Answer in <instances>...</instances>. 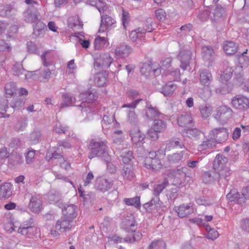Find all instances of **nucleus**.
<instances>
[{
	"label": "nucleus",
	"instance_id": "f257e3e1",
	"mask_svg": "<svg viewBox=\"0 0 249 249\" xmlns=\"http://www.w3.org/2000/svg\"><path fill=\"white\" fill-rule=\"evenodd\" d=\"M106 140H101L99 139H92L89 143L90 152L88 157L90 159L97 157L101 158L106 162H108L110 160V156L108 154V147Z\"/></svg>",
	"mask_w": 249,
	"mask_h": 249
},
{
	"label": "nucleus",
	"instance_id": "f03ea898",
	"mask_svg": "<svg viewBox=\"0 0 249 249\" xmlns=\"http://www.w3.org/2000/svg\"><path fill=\"white\" fill-rule=\"evenodd\" d=\"M210 136H212L215 143H222L227 140L229 132L228 129L224 127L214 128L211 131Z\"/></svg>",
	"mask_w": 249,
	"mask_h": 249
},
{
	"label": "nucleus",
	"instance_id": "7ed1b4c3",
	"mask_svg": "<svg viewBox=\"0 0 249 249\" xmlns=\"http://www.w3.org/2000/svg\"><path fill=\"white\" fill-rule=\"evenodd\" d=\"M192 57V53L189 50H182L179 52L177 57L180 62V67L182 69L185 70L190 66Z\"/></svg>",
	"mask_w": 249,
	"mask_h": 249
},
{
	"label": "nucleus",
	"instance_id": "20e7f679",
	"mask_svg": "<svg viewBox=\"0 0 249 249\" xmlns=\"http://www.w3.org/2000/svg\"><path fill=\"white\" fill-rule=\"evenodd\" d=\"M37 229L33 225V223H24L18 229V232L29 238H33L37 233Z\"/></svg>",
	"mask_w": 249,
	"mask_h": 249
},
{
	"label": "nucleus",
	"instance_id": "39448f33",
	"mask_svg": "<svg viewBox=\"0 0 249 249\" xmlns=\"http://www.w3.org/2000/svg\"><path fill=\"white\" fill-rule=\"evenodd\" d=\"M232 110L226 106H221L217 108L214 118L218 121H225L232 116Z\"/></svg>",
	"mask_w": 249,
	"mask_h": 249
},
{
	"label": "nucleus",
	"instance_id": "423d86ee",
	"mask_svg": "<svg viewBox=\"0 0 249 249\" xmlns=\"http://www.w3.org/2000/svg\"><path fill=\"white\" fill-rule=\"evenodd\" d=\"M143 208L148 213L158 212L163 210V203L160 200L159 197H154L150 201L143 204Z\"/></svg>",
	"mask_w": 249,
	"mask_h": 249
},
{
	"label": "nucleus",
	"instance_id": "0eeeda50",
	"mask_svg": "<svg viewBox=\"0 0 249 249\" xmlns=\"http://www.w3.org/2000/svg\"><path fill=\"white\" fill-rule=\"evenodd\" d=\"M231 104L236 109L246 110L249 107V99L244 96L238 95L232 98Z\"/></svg>",
	"mask_w": 249,
	"mask_h": 249
},
{
	"label": "nucleus",
	"instance_id": "6e6552de",
	"mask_svg": "<svg viewBox=\"0 0 249 249\" xmlns=\"http://www.w3.org/2000/svg\"><path fill=\"white\" fill-rule=\"evenodd\" d=\"M112 62V59L108 54L100 55L94 58V68L95 70L104 67H108Z\"/></svg>",
	"mask_w": 249,
	"mask_h": 249
},
{
	"label": "nucleus",
	"instance_id": "1a4fd4ad",
	"mask_svg": "<svg viewBox=\"0 0 249 249\" xmlns=\"http://www.w3.org/2000/svg\"><path fill=\"white\" fill-rule=\"evenodd\" d=\"M174 210L178 213V217L180 218L188 217L194 211L192 203L183 204L179 206H175Z\"/></svg>",
	"mask_w": 249,
	"mask_h": 249
},
{
	"label": "nucleus",
	"instance_id": "9d476101",
	"mask_svg": "<svg viewBox=\"0 0 249 249\" xmlns=\"http://www.w3.org/2000/svg\"><path fill=\"white\" fill-rule=\"evenodd\" d=\"M79 98L83 101L80 105V107L82 108V111H87L88 110L86 107V103H90L94 100H96L98 96L95 92L93 93L88 91L80 94Z\"/></svg>",
	"mask_w": 249,
	"mask_h": 249
},
{
	"label": "nucleus",
	"instance_id": "9b49d317",
	"mask_svg": "<svg viewBox=\"0 0 249 249\" xmlns=\"http://www.w3.org/2000/svg\"><path fill=\"white\" fill-rule=\"evenodd\" d=\"M38 12L35 6H29L27 9L23 13L24 20L28 23H33L38 20Z\"/></svg>",
	"mask_w": 249,
	"mask_h": 249
},
{
	"label": "nucleus",
	"instance_id": "f8f14e48",
	"mask_svg": "<svg viewBox=\"0 0 249 249\" xmlns=\"http://www.w3.org/2000/svg\"><path fill=\"white\" fill-rule=\"evenodd\" d=\"M181 133L183 137H188L194 140H198L203 135L202 132L198 129L189 127L182 129Z\"/></svg>",
	"mask_w": 249,
	"mask_h": 249
},
{
	"label": "nucleus",
	"instance_id": "ddd939ff",
	"mask_svg": "<svg viewBox=\"0 0 249 249\" xmlns=\"http://www.w3.org/2000/svg\"><path fill=\"white\" fill-rule=\"evenodd\" d=\"M28 207L32 212L35 213L39 212L42 209V201L40 196L36 194L32 195Z\"/></svg>",
	"mask_w": 249,
	"mask_h": 249
},
{
	"label": "nucleus",
	"instance_id": "4468645a",
	"mask_svg": "<svg viewBox=\"0 0 249 249\" xmlns=\"http://www.w3.org/2000/svg\"><path fill=\"white\" fill-rule=\"evenodd\" d=\"M198 72L200 84L203 86H210L213 80L211 72L207 69L200 70Z\"/></svg>",
	"mask_w": 249,
	"mask_h": 249
},
{
	"label": "nucleus",
	"instance_id": "2eb2a0df",
	"mask_svg": "<svg viewBox=\"0 0 249 249\" xmlns=\"http://www.w3.org/2000/svg\"><path fill=\"white\" fill-rule=\"evenodd\" d=\"M144 166L153 171H158L160 169L162 164L159 158H145L144 162Z\"/></svg>",
	"mask_w": 249,
	"mask_h": 249
},
{
	"label": "nucleus",
	"instance_id": "dca6fc26",
	"mask_svg": "<svg viewBox=\"0 0 249 249\" xmlns=\"http://www.w3.org/2000/svg\"><path fill=\"white\" fill-rule=\"evenodd\" d=\"M130 136L132 143L137 146H141L144 142L145 135L137 128L130 131Z\"/></svg>",
	"mask_w": 249,
	"mask_h": 249
},
{
	"label": "nucleus",
	"instance_id": "f3484780",
	"mask_svg": "<svg viewBox=\"0 0 249 249\" xmlns=\"http://www.w3.org/2000/svg\"><path fill=\"white\" fill-rule=\"evenodd\" d=\"M122 228L128 232L135 231L137 223L133 216H128L122 222Z\"/></svg>",
	"mask_w": 249,
	"mask_h": 249
},
{
	"label": "nucleus",
	"instance_id": "a211bd4d",
	"mask_svg": "<svg viewBox=\"0 0 249 249\" xmlns=\"http://www.w3.org/2000/svg\"><path fill=\"white\" fill-rule=\"evenodd\" d=\"M218 179V182H222L224 184L227 183L228 179L227 178L231 174V170L230 167L227 166L224 168H221L215 170Z\"/></svg>",
	"mask_w": 249,
	"mask_h": 249
},
{
	"label": "nucleus",
	"instance_id": "6ab92c4d",
	"mask_svg": "<svg viewBox=\"0 0 249 249\" xmlns=\"http://www.w3.org/2000/svg\"><path fill=\"white\" fill-rule=\"evenodd\" d=\"M175 148L186 149L182 141L178 138H174L166 142L164 152H168Z\"/></svg>",
	"mask_w": 249,
	"mask_h": 249
},
{
	"label": "nucleus",
	"instance_id": "aec40b11",
	"mask_svg": "<svg viewBox=\"0 0 249 249\" xmlns=\"http://www.w3.org/2000/svg\"><path fill=\"white\" fill-rule=\"evenodd\" d=\"M62 209L63 216L69 218L71 220H73L77 215L76 212V207L75 205L70 204L66 205L64 204Z\"/></svg>",
	"mask_w": 249,
	"mask_h": 249
},
{
	"label": "nucleus",
	"instance_id": "412c9836",
	"mask_svg": "<svg viewBox=\"0 0 249 249\" xmlns=\"http://www.w3.org/2000/svg\"><path fill=\"white\" fill-rule=\"evenodd\" d=\"M113 184L111 181L102 177L96 178L95 186L96 188L102 192L109 190L112 187Z\"/></svg>",
	"mask_w": 249,
	"mask_h": 249
},
{
	"label": "nucleus",
	"instance_id": "4be33fe9",
	"mask_svg": "<svg viewBox=\"0 0 249 249\" xmlns=\"http://www.w3.org/2000/svg\"><path fill=\"white\" fill-rule=\"evenodd\" d=\"M202 57L205 61L209 62V65H212V63L214 60V53L212 47L210 46H204L201 51Z\"/></svg>",
	"mask_w": 249,
	"mask_h": 249
},
{
	"label": "nucleus",
	"instance_id": "5701e85b",
	"mask_svg": "<svg viewBox=\"0 0 249 249\" xmlns=\"http://www.w3.org/2000/svg\"><path fill=\"white\" fill-rule=\"evenodd\" d=\"M72 220L62 217L58 220L55 225V229L61 232H64L71 228V222Z\"/></svg>",
	"mask_w": 249,
	"mask_h": 249
},
{
	"label": "nucleus",
	"instance_id": "b1692460",
	"mask_svg": "<svg viewBox=\"0 0 249 249\" xmlns=\"http://www.w3.org/2000/svg\"><path fill=\"white\" fill-rule=\"evenodd\" d=\"M47 199L50 203L57 204L59 208H62L64 205V203L60 201L61 195L56 191L51 190L47 194Z\"/></svg>",
	"mask_w": 249,
	"mask_h": 249
},
{
	"label": "nucleus",
	"instance_id": "393cba45",
	"mask_svg": "<svg viewBox=\"0 0 249 249\" xmlns=\"http://www.w3.org/2000/svg\"><path fill=\"white\" fill-rule=\"evenodd\" d=\"M228 159L222 154H217L214 159L213 168L214 170L228 166Z\"/></svg>",
	"mask_w": 249,
	"mask_h": 249
},
{
	"label": "nucleus",
	"instance_id": "a878e982",
	"mask_svg": "<svg viewBox=\"0 0 249 249\" xmlns=\"http://www.w3.org/2000/svg\"><path fill=\"white\" fill-rule=\"evenodd\" d=\"M115 20L107 15H102L101 25L98 32H104L108 27H111L115 23Z\"/></svg>",
	"mask_w": 249,
	"mask_h": 249
},
{
	"label": "nucleus",
	"instance_id": "bb28decb",
	"mask_svg": "<svg viewBox=\"0 0 249 249\" xmlns=\"http://www.w3.org/2000/svg\"><path fill=\"white\" fill-rule=\"evenodd\" d=\"M202 179L203 182L205 184H212L216 181L218 182L216 173L214 169L204 172L202 176Z\"/></svg>",
	"mask_w": 249,
	"mask_h": 249
},
{
	"label": "nucleus",
	"instance_id": "cd10ccee",
	"mask_svg": "<svg viewBox=\"0 0 249 249\" xmlns=\"http://www.w3.org/2000/svg\"><path fill=\"white\" fill-rule=\"evenodd\" d=\"M131 52V48L126 44H121L117 47L115 50V54L117 57H125Z\"/></svg>",
	"mask_w": 249,
	"mask_h": 249
},
{
	"label": "nucleus",
	"instance_id": "c85d7f7f",
	"mask_svg": "<svg viewBox=\"0 0 249 249\" xmlns=\"http://www.w3.org/2000/svg\"><path fill=\"white\" fill-rule=\"evenodd\" d=\"M178 123L180 126L186 128H188L189 125L194 124L193 118L189 114L180 115L178 119Z\"/></svg>",
	"mask_w": 249,
	"mask_h": 249
},
{
	"label": "nucleus",
	"instance_id": "c756f323",
	"mask_svg": "<svg viewBox=\"0 0 249 249\" xmlns=\"http://www.w3.org/2000/svg\"><path fill=\"white\" fill-rule=\"evenodd\" d=\"M187 149L182 150L179 153H175L168 156L169 161L172 164L179 163L183 161L184 156L187 152Z\"/></svg>",
	"mask_w": 249,
	"mask_h": 249
},
{
	"label": "nucleus",
	"instance_id": "7c9ffc66",
	"mask_svg": "<svg viewBox=\"0 0 249 249\" xmlns=\"http://www.w3.org/2000/svg\"><path fill=\"white\" fill-rule=\"evenodd\" d=\"M17 12V9L9 4L0 6V16L2 17H11Z\"/></svg>",
	"mask_w": 249,
	"mask_h": 249
},
{
	"label": "nucleus",
	"instance_id": "2f4dec72",
	"mask_svg": "<svg viewBox=\"0 0 249 249\" xmlns=\"http://www.w3.org/2000/svg\"><path fill=\"white\" fill-rule=\"evenodd\" d=\"M227 198L231 202H236L238 204L244 203V198L235 190H231L226 196Z\"/></svg>",
	"mask_w": 249,
	"mask_h": 249
},
{
	"label": "nucleus",
	"instance_id": "473e14b6",
	"mask_svg": "<svg viewBox=\"0 0 249 249\" xmlns=\"http://www.w3.org/2000/svg\"><path fill=\"white\" fill-rule=\"evenodd\" d=\"M12 184L5 182L0 186V198H8L12 195Z\"/></svg>",
	"mask_w": 249,
	"mask_h": 249
},
{
	"label": "nucleus",
	"instance_id": "72a5a7b5",
	"mask_svg": "<svg viewBox=\"0 0 249 249\" xmlns=\"http://www.w3.org/2000/svg\"><path fill=\"white\" fill-rule=\"evenodd\" d=\"M13 74L21 80L24 73L26 72V70L24 69L23 65L20 62H16L12 67Z\"/></svg>",
	"mask_w": 249,
	"mask_h": 249
},
{
	"label": "nucleus",
	"instance_id": "f704fd0d",
	"mask_svg": "<svg viewBox=\"0 0 249 249\" xmlns=\"http://www.w3.org/2000/svg\"><path fill=\"white\" fill-rule=\"evenodd\" d=\"M210 138L206 139L201 143L198 145V150L200 151L206 150L212 148L215 146V140L213 139L212 136H209Z\"/></svg>",
	"mask_w": 249,
	"mask_h": 249
},
{
	"label": "nucleus",
	"instance_id": "c9c22d12",
	"mask_svg": "<svg viewBox=\"0 0 249 249\" xmlns=\"http://www.w3.org/2000/svg\"><path fill=\"white\" fill-rule=\"evenodd\" d=\"M146 117L148 119H153L156 117H159L161 113L156 107H153L151 105L147 104L146 106Z\"/></svg>",
	"mask_w": 249,
	"mask_h": 249
},
{
	"label": "nucleus",
	"instance_id": "e433bc0d",
	"mask_svg": "<svg viewBox=\"0 0 249 249\" xmlns=\"http://www.w3.org/2000/svg\"><path fill=\"white\" fill-rule=\"evenodd\" d=\"M107 75L108 74L106 71L97 73L94 79L95 84L98 87L104 86L106 83Z\"/></svg>",
	"mask_w": 249,
	"mask_h": 249
},
{
	"label": "nucleus",
	"instance_id": "4c0bfd02",
	"mask_svg": "<svg viewBox=\"0 0 249 249\" xmlns=\"http://www.w3.org/2000/svg\"><path fill=\"white\" fill-rule=\"evenodd\" d=\"M177 89V85L172 82H169L164 85L160 89V92L164 96L172 94Z\"/></svg>",
	"mask_w": 249,
	"mask_h": 249
},
{
	"label": "nucleus",
	"instance_id": "58836bf2",
	"mask_svg": "<svg viewBox=\"0 0 249 249\" xmlns=\"http://www.w3.org/2000/svg\"><path fill=\"white\" fill-rule=\"evenodd\" d=\"M237 48L236 44L232 41H226L223 46L224 52L228 55L234 54L237 52Z\"/></svg>",
	"mask_w": 249,
	"mask_h": 249
},
{
	"label": "nucleus",
	"instance_id": "ea45409f",
	"mask_svg": "<svg viewBox=\"0 0 249 249\" xmlns=\"http://www.w3.org/2000/svg\"><path fill=\"white\" fill-rule=\"evenodd\" d=\"M151 71H152L153 73L155 75L159 74L161 73V69H152V66L148 63H144L141 67V73L145 76H147V74L150 73Z\"/></svg>",
	"mask_w": 249,
	"mask_h": 249
},
{
	"label": "nucleus",
	"instance_id": "a19ab883",
	"mask_svg": "<svg viewBox=\"0 0 249 249\" xmlns=\"http://www.w3.org/2000/svg\"><path fill=\"white\" fill-rule=\"evenodd\" d=\"M63 102L60 104V108H62L73 105L75 99L72 97L69 93H64L62 96Z\"/></svg>",
	"mask_w": 249,
	"mask_h": 249
},
{
	"label": "nucleus",
	"instance_id": "79ce46f5",
	"mask_svg": "<svg viewBox=\"0 0 249 249\" xmlns=\"http://www.w3.org/2000/svg\"><path fill=\"white\" fill-rule=\"evenodd\" d=\"M122 175L124 178L131 180L134 177L133 167L130 165L124 166L122 169Z\"/></svg>",
	"mask_w": 249,
	"mask_h": 249
},
{
	"label": "nucleus",
	"instance_id": "37998d69",
	"mask_svg": "<svg viewBox=\"0 0 249 249\" xmlns=\"http://www.w3.org/2000/svg\"><path fill=\"white\" fill-rule=\"evenodd\" d=\"M36 22V25L34 27L33 34L36 37L42 35L46 29V26L42 22L37 20Z\"/></svg>",
	"mask_w": 249,
	"mask_h": 249
},
{
	"label": "nucleus",
	"instance_id": "c03bdc74",
	"mask_svg": "<svg viewBox=\"0 0 249 249\" xmlns=\"http://www.w3.org/2000/svg\"><path fill=\"white\" fill-rule=\"evenodd\" d=\"M153 127L155 130L160 133L164 131L167 127L166 123L161 119H155Z\"/></svg>",
	"mask_w": 249,
	"mask_h": 249
},
{
	"label": "nucleus",
	"instance_id": "a18cd8bd",
	"mask_svg": "<svg viewBox=\"0 0 249 249\" xmlns=\"http://www.w3.org/2000/svg\"><path fill=\"white\" fill-rule=\"evenodd\" d=\"M37 80L42 82H45L49 80L51 77V71L48 68L44 69L43 71H38Z\"/></svg>",
	"mask_w": 249,
	"mask_h": 249
},
{
	"label": "nucleus",
	"instance_id": "49530a36",
	"mask_svg": "<svg viewBox=\"0 0 249 249\" xmlns=\"http://www.w3.org/2000/svg\"><path fill=\"white\" fill-rule=\"evenodd\" d=\"M169 183L167 178H164L161 184H157L154 186L153 188L154 197H159V195L162 190L168 185Z\"/></svg>",
	"mask_w": 249,
	"mask_h": 249
},
{
	"label": "nucleus",
	"instance_id": "de8ad7c7",
	"mask_svg": "<svg viewBox=\"0 0 249 249\" xmlns=\"http://www.w3.org/2000/svg\"><path fill=\"white\" fill-rule=\"evenodd\" d=\"M199 97L203 100H208L212 95L211 89L210 86H204L198 92Z\"/></svg>",
	"mask_w": 249,
	"mask_h": 249
},
{
	"label": "nucleus",
	"instance_id": "09e8293b",
	"mask_svg": "<svg viewBox=\"0 0 249 249\" xmlns=\"http://www.w3.org/2000/svg\"><path fill=\"white\" fill-rule=\"evenodd\" d=\"M248 51L246 49L238 57V62L240 67L246 68L249 65V57L246 55Z\"/></svg>",
	"mask_w": 249,
	"mask_h": 249
},
{
	"label": "nucleus",
	"instance_id": "8fccbe9b",
	"mask_svg": "<svg viewBox=\"0 0 249 249\" xmlns=\"http://www.w3.org/2000/svg\"><path fill=\"white\" fill-rule=\"evenodd\" d=\"M124 201L127 205L133 206L137 208L141 207L140 196H137L133 198H125Z\"/></svg>",
	"mask_w": 249,
	"mask_h": 249
},
{
	"label": "nucleus",
	"instance_id": "3c124183",
	"mask_svg": "<svg viewBox=\"0 0 249 249\" xmlns=\"http://www.w3.org/2000/svg\"><path fill=\"white\" fill-rule=\"evenodd\" d=\"M38 71H27L24 73L23 76H22V80H37L38 78Z\"/></svg>",
	"mask_w": 249,
	"mask_h": 249
},
{
	"label": "nucleus",
	"instance_id": "603ef678",
	"mask_svg": "<svg viewBox=\"0 0 249 249\" xmlns=\"http://www.w3.org/2000/svg\"><path fill=\"white\" fill-rule=\"evenodd\" d=\"M41 132L40 130L37 128H36L30 134V139L33 143L36 144L40 141Z\"/></svg>",
	"mask_w": 249,
	"mask_h": 249
},
{
	"label": "nucleus",
	"instance_id": "864d4df0",
	"mask_svg": "<svg viewBox=\"0 0 249 249\" xmlns=\"http://www.w3.org/2000/svg\"><path fill=\"white\" fill-rule=\"evenodd\" d=\"M225 9L221 5H216L215 8L212 10L211 13L213 15V18L215 19L222 17L225 13Z\"/></svg>",
	"mask_w": 249,
	"mask_h": 249
},
{
	"label": "nucleus",
	"instance_id": "5fc2aeb1",
	"mask_svg": "<svg viewBox=\"0 0 249 249\" xmlns=\"http://www.w3.org/2000/svg\"><path fill=\"white\" fill-rule=\"evenodd\" d=\"M166 244L161 240L153 241L149 246V249H165Z\"/></svg>",
	"mask_w": 249,
	"mask_h": 249
},
{
	"label": "nucleus",
	"instance_id": "6e6d98bb",
	"mask_svg": "<svg viewBox=\"0 0 249 249\" xmlns=\"http://www.w3.org/2000/svg\"><path fill=\"white\" fill-rule=\"evenodd\" d=\"M107 41V38L105 37L99 36L96 38L94 40L95 48L97 50L100 49L106 45Z\"/></svg>",
	"mask_w": 249,
	"mask_h": 249
},
{
	"label": "nucleus",
	"instance_id": "4d7b16f0",
	"mask_svg": "<svg viewBox=\"0 0 249 249\" xmlns=\"http://www.w3.org/2000/svg\"><path fill=\"white\" fill-rule=\"evenodd\" d=\"M134 232V231L133 232ZM142 237V234L139 231H134L132 234V237H127L123 239V240L128 243H132L135 241L140 240Z\"/></svg>",
	"mask_w": 249,
	"mask_h": 249
},
{
	"label": "nucleus",
	"instance_id": "13d9d810",
	"mask_svg": "<svg viewBox=\"0 0 249 249\" xmlns=\"http://www.w3.org/2000/svg\"><path fill=\"white\" fill-rule=\"evenodd\" d=\"M121 157L122 160L124 164L128 163L133 158L132 152L127 150L122 153Z\"/></svg>",
	"mask_w": 249,
	"mask_h": 249
},
{
	"label": "nucleus",
	"instance_id": "bf43d9fd",
	"mask_svg": "<svg viewBox=\"0 0 249 249\" xmlns=\"http://www.w3.org/2000/svg\"><path fill=\"white\" fill-rule=\"evenodd\" d=\"M68 129V126L62 124L60 123H57L53 128V131L59 134H65Z\"/></svg>",
	"mask_w": 249,
	"mask_h": 249
},
{
	"label": "nucleus",
	"instance_id": "052dcab7",
	"mask_svg": "<svg viewBox=\"0 0 249 249\" xmlns=\"http://www.w3.org/2000/svg\"><path fill=\"white\" fill-rule=\"evenodd\" d=\"M187 172L188 169L183 167L175 171L174 174L176 178H179L180 179H184L186 177H189L188 175Z\"/></svg>",
	"mask_w": 249,
	"mask_h": 249
},
{
	"label": "nucleus",
	"instance_id": "680f3d73",
	"mask_svg": "<svg viewBox=\"0 0 249 249\" xmlns=\"http://www.w3.org/2000/svg\"><path fill=\"white\" fill-rule=\"evenodd\" d=\"M16 90V85L14 82L7 83L5 86V91L6 94L13 95Z\"/></svg>",
	"mask_w": 249,
	"mask_h": 249
},
{
	"label": "nucleus",
	"instance_id": "e2e57ef3",
	"mask_svg": "<svg viewBox=\"0 0 249 249\" xmlns=\"http://www.w3.org/2000/svg\"><path fill=\"white\" fill-rule=\"evenodd\" d=\"M153 30L151 24V19H147L144 21L142 28L141 27V32L143 34L146 32H151Z\"/></svg>",
	"mask_w": 249,
	"mask_h": 249
},
{
	"label": "nucleus",
	"instance_id": "0e129e2a",
	"mask_svg": "<svg viewBox=\"0 0 249 249\" xmlns=\"http://www.w3.org/2000/svg\"><path fill=\"white\" fill-rule=\"evenodd\" d=\"M10 159L15 165L20 164L23 162L22 156L19 154L15 153L11 155Z\"/></svg>",
	"mask_w": 249,
	"mask_h": 249
},
{
	"label": "nucleus",
	"instance_id": "69168bd1",
	"mask_svg": "<svg viewBox=\"0 0 249 249\" xmlns=\"http://www.w3.org/2000/svg\"><path fill=\"white\" fill-rule=\"evenodd\" d=\"M140 30L141 27H139L131 32L129 36L132 41H135L138 38L143 36L144 34Z\"/></svg>",
	"mask_w": 249,
	"mask_h": 249
},
{
	"label": "nucleus",
	"instance_id": "338daca9",
	"mask_svg": "<svg viewBox=\"0 0 249 249\" xmlns=\"http://www.w3.org/2000/svg\"><path fill=\"white\" fill-rule=\"evenodd\" d=\"M207 230H208L206 237L212 240H213L218 237L219 234L216 230L214 229H211L209 226L207 227Z\"/></svg>",
	"mask_w": 249,
	"mask_h": 249
},
{
	"label": "nucleus",
	"instance_id": "774afa93",
	"mask_svg": "<svg viewBox=\"0 0 249 249\" xmlns=\"http://www.w3.org/2000/svg\"><path fill=\"white\" fill-rule=\"evenodd\" d=\"M128 121L131 124L135 125L138 122V117L134 110H129L127 115Z\"/></svg>",
	"mask_w": 249,
	"mask_h": 249
}]
</instances>
